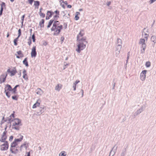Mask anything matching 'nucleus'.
<instances>
[{
  "instance_id": "f257e3e1",
  "label": "nucleus",
  "mask_w": 156,
  "mask_h": 156,
  "mask_svg": "<svg viewBox=\"0 0 156 156\" xmlns=\"http://www.w3.org/2000/svg\"><path fill=\"white\" fill-rule=\"evenodd\" d=\"M83 30H81L77 36L78 48L76 49V51L80 53L81 51L83 50L86 47V44L87 42L86 41V38L82 37L84 35Z\"/></svg>"
},
{
  "instance_id": "f03ea898",
  "label": "nucleus",
  "mask_w": 156,
  "mask_h": 156,
  "mask_svg": "<svg viewBox=\"0 0 156 156\" xmlns=\"http://www.w3.org/2000/svg\"><path fill=\"white\" fill-rule=\"evenodd\" d=\"M139 44L140 45V48H142L140 50L141 53H144L146 47L145 40L143 38L140 39L139 42Z\"/></svg>"
},
{
  "instance_id": "7ed1b4c3",
  "label": "nucleus",
  "mask_w": 156,
  "mask_h": 156,
  "mask_svg": "<svg viewBox=\"0 0 156 156\" xmlns=\"http://www.w3.org/2000/svg\"><path fill=\"white\" fill-rule=\"evenodd\" d=\"M9 146L8 141H5V143L0 145V150L2 151H6L8 149Z\"/></svg>"
},
{
  "instance_id": "20e7f679",
  "label": "nucleus",
  "mask_w": 156,
  "mask_h": 156,
  "mask_svg": "<svg viewBox=\"0 0 156 156\" xmlns=\"http://www.w3.org/2000/svg\"><path fill=\"white\" fill-rule=\"evenodd\" d=\"M117 148L118 147L116 145H114L110 151L109 156H113L116 152Z\"/></svg>"
},
{
  "instance_id": "39448f33",
  "label": "nucleus",
  "mask_w": 156,
  "mask_h": 156,
  "mask_svg": "<svg viewBox=\"0 0 156 156\" xmlns=\"http://www.w3.org/2000/svg\"><path fill=\"white\" fill-rule=\"evenodd\" d=\"M7 76V74H2L0 76V83L4 82Z\"/></svg>"
},
{
  "instance_id": "423d86ee",
  "label": "nucleus",
  "mask_w": 156,
  "mask_h": 156,
  "mask_svg": "<svg viewBox=\"0 0 156 156\" xmlns=\"http://www.w3.org/2000/svg\"><path fill=\"white\" fill-rule=\"evenodd\" d=\"M62 25L59 26H57L55 30H54L55 31V32L54 33V35H58L60 33L61 30L62 28Z\"/></svg>"
},
{
  "instance_id": "0eeeda50",
  "label": "nucleus",
  "mask_w": 156,
  "mask_h": 156,
  "mask_svg": "<svg viewBox=\"0 0 156 156\" xmlns=\"http://www.w3.org/2000/svg\"><path fill=\"white\" fill-rule=\"evenodd\" d=\"M45 110L46 108L44 106L40 107L37 110V113L38 115H40L43 113Z\"/></svg>"
},
{
  "instance_id": "6e6552de",
  "label": "nucleus",
  "mask_w": 156,
  "mask_h": 156,
  "mask_svg": "<svg viewBox=\"0 0 156 156\" xmlns=\"http://www.w3.org/2000/svg\"><path fill=\"white\" fill-rule=\"evenodd\" d=\"M36 47L34 46L32 49L31 52V57H35L37 55V52L36 51Z\"/></svg>"
},
{
  "instance_id": "1a4fd4ad",
  "label": "nucleus",
  "mask_w": 156,
  "mask_h": 156,
  "mask_svg": "<svg viewBox=\"0 0 156 156\" xmlns=\"http://www.w3.org/2000/svg\"><path fill=\"white\" fill-rule=\"evenodd\" d=\"M14 123L13 125L21 126V120L18 118H16L13 120H12Z\"/></svg>"
},
{
  "instance_id": "9d476101",
  "label": "nucleus",
  "mask_w": 156,
  "mask_h": 156,
  "mask_svg": "<svg viewBox=\"0 0 156 156\" xmlns=\"http://www.w3.org/2000/svg\"><path fill=\"white\" fill-rule=\"evenodd\" d=\"M147 71L144 70L142 71L140 75V79L142 81H144L146 78V74Z\"/></svg>"
},
{
  "instance_id": "9b49d317",
  "label": "nucleus",
  "mask_w": 156,
  "mask_h": 156,
  "mask_svg": "<svg viewBox=\"0 0 156 156\" xmlns=\"http://www.w3.org/2000/svg\"><path fill=\"white\" fill-rule=\"evenodd\" d=\"M59 23V22L57 21H55L53 24V27L51 29V30L52 31L55 30L56 28H57V25H58Z\"/></svg>"
},
{
  "instance_id": "f8f14e48",
  "label": "nucleus",
  "mask_w": 156,
  "mask_h": 156,
  "mask_svg": "<svg viewBox=\"0 0 156 156\" xmlns=\"http://www.w3.org/2000/svg\"><path fill=\"white\" fill-rule=\"evenodd\" d=\"M117 45L116 47L122 48V40L120 38H118L117 41Z\"/></svg>"
},
{
  "instance_id": "ddd939ff",
  "label": "nucleus",
  "mask_w": 156,
  "mask_h": 156,
  "mask_svg": "<svg viewBox=\"0 0 156 156\" xmlns=\"http://www.w3.org/2000/svg\"><path fill=\"white\" fill-rule=\"evenodd\" d=\"M12 89L11 86V85L7 84L5 87V91L4 92H5L7 91H12Z\"/></svg>"
},
{
  "instance_id": "4468645a",
  "label": "nucleus",
  "mask_w": 156,
  "mask_h": 156,
  "mask_svg": "<svg viewBox=\"0 0 156 156\" xmlns=\"http://www.w3.org/2000/svg\"><path fill=\"white\" fill-rule=\"evenodd\" d=\"M115 49H116L115 51V55L116 57H119L121 48L116 47Z\"/></svg>"
},
{
  "instance_id": "2eb2a0df",
  "label": "nucleus",
  "mask_w": 156,
  "mask_h": 156,
  "mask_svg": "<svg viewBox=\"0 0 156 156\" xmlns=\"http://www.w3.org/2000/svg\"><path fill=\"white\" fill-rule=\"evenodd\" d=\"M14 70H13L12 71H10L9 69H8L7 71V72L9 73H11V74L10 75V76H13L16 73H17L16 70V68H14Z\"/></svg>"
},
{
  "instance_id": "dca6fc26",
  "label": "nucleus",
  "mask_w": 156,
  "mask_h": 156,
  "mask_svg": "<svg viewBox=\"0 0 156 156\" xmlns=\"http://www.w3.org/2000/svg\"><path fill=\"white\" fill-rule=\"evenodd\" d=\"M62 85L61 84H58L57 85H56L55 88V90L57 91H59L60 89H61Z\"/></svg>"
},
{
  "instance_id": "f3484780",
  "label": "nucleus",
  "mask_w": 156,
  "mask_h": 156,
  "mask_svg": "<svg viewBox=\"0 0 156 156\" xmlns=\"http://www.w3.org/2000/svg\"><path fill=\"white\" fill-rule=\"evenodd\" d=\"M151 41L154 43L153 47H154V44L156 43V37L155 36H152L151 37Z\"/></svg>"
},
{
  "instance_id": "a211bd4d",
  "label": "nucleus",
  "mask_w": 156,
  "mask_h": 156,
  "mask_svg": "<svg viewBox=\"0 0 156 156\" xmlns=\"http://www.w3.org/2000/svg\"><path fill=\"white\" fill-rule=\"evenodd\" d=\"M3 6H4V7L5 6V3L4 2H2L1 5V9L0 10V16L2 15V12L3 10Z\"/></svg>"
},
{
  "instance_id": "6ab92c4d",
  "label": "nucleus",
  "mask_w": 156,
  "mask_h": 156,
  "mask_svg": "<svg viewBox=\"0 0 156 156\" xmlns=\"http://www.w3.org/2000/svg\"><path fill=\"white\" fill-rule=\"evenodd\" d=\"M14 149L10 148V151L11 153L13 154H16L18 153L19 150L18 149L16 148L14 151H13Z\"/></svg>"
},
{
  "instance_id": "aec40b11",
  "label": "nucleus",
  "mask_w": 156,
  "mask_h": 156,
  "mask_svg": "<svg viewBox=\"0 0 156 156\" xmlns=\"http://www.w3.org/2000/svg\"><path fill=\"white\" fill-rule=\"evenodd\" d=\"M37 94L39 95H41L43 93V91L40 88H38L36 90Z\"/></svg>"
},
{
  "instance_id": "412c9836",
  "label": "nucleus",
  "mask_w": 156,
  "mask_h": 156,
  "mask_svg": "<svg viewBox=\"0 0 156 156\" xmlns=\"http://www.w3.org/2000/svg\"><path fill=\"white\" fill-rule=\"evenodd\" d=\"M27 58H25L23 61V63L27 67H28L29 66L28 62L27 61Z\"/></svg>"
},
{
  "instance_id": "4be33fe9",
  "label": "nucleus",
  "mask_w": 156,
  "mask_h": 156,
  "mask_svg": "<svg viewBox=\"0 0 156 156\" xmlns=\"http://www.w3.org/2000/svg\"><path fill=\"white\" fill-rule=\"evenodd\" d=\"M38 100L35 103L33 106L32 108H36L37 107H38L40 105V103L38 102Z\"/></svg>"
},
{
  "instance_id": "5701e85b",
  "label": "nucleus",
  "mask_w": 156,
  "mask_h": 156,
  "mask_svg": "<svg viewBox=\"0 0 156 156\" xmlns=\"http://www.w3.org/2000/svg\"><path fill=\"white\" fill-rule=\"evenodd\" d=\"M126 148L123 149L121 153L120 156H125L126 154Z\"/></svg>"
},
{
  "instance_id": "b1692460",
  "label": "nucleus",
  "mask_w": 156,
  "mask_h": 156,
  "mask_svg": "<svg viewBox=\"0 0 156 156\" xmlns=\"http://www.w3.org/2000/svg\"><path fill=\"white\" fill-rule=\"evenodd\" d=\"M19 125H12V128L16 130H19L20 129V127L19 126Z\"/></svg>"
},
{
  "instance_id": "393cba45",
  "label": "nucleus",
  "mask_w": 156,
  "mask_h": 156,
  "mask_svg": "<svg viewBox=\"0 0 156 156\" xmlns=\"http://www.w3.org/2000/svg\"><path fill=\"white\" fill-rule=\"evenodd\" d=\"M140 113L137 110H136L135 113L133 114L132 117L133 119H134Z\"/></svg>"
},
{
  "instance_id": "a878e982",
  "label": "nucleus",
  "mask_w": 156,
  "mask_h": 156,
  "mask_svg": "<svg viewBox=\"0 0 156 156\" xmlns=\"http://www.w3.org/2000/svg\"><path fill=\"white\" fill-rule=\"evenodd\" d=\"M53 13V12L51 11H48L47 13V15L49 17H51Z\"/></svg>"
},
{
  "instance_id": "bb28decb",
  "label": "nucleus",
  "mask_w": 156,
  "mask_h": 156,
  "mask_svg": "<svg viewBox=\"0 0 156 156\" xmlns=\"http://www.w3.org/2000/svg\"><path fill=\"white\" fill-rule=\"evenodd\" d=\"M17 145V143L16 141H14L11 144V148L15 147Z\"/></svg>"
},
{
  "instance_id": "cd10ccee",
  "label": "nucleus",
  "mask_w": 156,
  "mask_h": 156,
  "mask_svg": "<svg viewBox=\"0 0 156 156\" xmlns=\"http://www.w3.org/2000/svg\"><path fill=\"white\" fill-rule=\"evenodd\" d=\"M54 21V20H51L49 21L48 24L47 26V28H49L50 27L51 25H52V23Z\"/></svg>"
},
{
  "instance_id": "c85d7f7f",
  "label": "nucleus",
  "mask_w": 156,
  "mask_h": 156,
  "mask_svg": "<svg viewBox=\"0 0 156 156\" xmlns=\"http://www.w3.org/2000/svg\"><path fill=\"white\" fill-rule=\"evenodd\" d=\"M144 106H142L141 107V108H140L137 110V111L139 112V113L140 114L144 111Z\"/></svg>"
},
{
  "instance_id": "c756f323",
  "label": "nucleus",
  "mask_w": 156,
  "mask_h": 156,
  "mask_svg": "<svg viewBox=\"0 0 156 156\" xmlns=\"http://www.w3.org/2000/svg\"><path fill=\"white\" fill-rule=\"evenodd\" d=\"M66 152L65 151H61L59 154V156H66Z\"/></svg>"
},
{
  "instance_id": "7c9ffc66",
  "label": "nucleus",
  "mask_w": 156,
  "mask_h": 156,
  "mask_svg": "<svg viewBox=\"0 0 156 156\" xmlns=\"http://www.w3.org/2000/svg\"><path fill=\"white\" fill-rule=\"evenodd\" d=\"M44 19H42L41 21L39 23V25L41 27H44Z\"/></svg>"
},
{
  "instance_id": "2f4dec72",
  "label": "nucleus",
  "mask_w": 156,
  "mask_h": 156,
  "mask_svg": "<svg viewBox=\"0 0 156 156\" xmlns=\"http://www.w3.org/2000/svg\"><path fill=\"white\" fill-rule=\"evenodd\" d=\"M18 86H19V85H16L14 87L13 89H12V93L13 94H15L16 93V88Z\"/></svg>"
},
{
  "instance_id": "473e14b6",
  "label": "nucleus",
  "mask_w": 156,
  "mask_h": 156,
  "mask_svg": "<svg viewBox=\"0 0 156 156\" xmlns=\"http://www.w3.org/2000/svg\"><path fill=\"white\" fill-rule=\"evenodd\" d=\"M28 146V145H27L26 144H23V145H22L20 147V150L21 151H22V147H24L26 149H27V148Z\"/></svg>"
},
{
  "instance_id": "72a5a7b5",
  "label": "nucleus",
  "mask_w": 156,
  "mask_h": 156,
  "mask_svg": "<svg viewBox=\"0 0 156 156\" xmlns=\"http://www.w3.org/2000/svg\"><path fill=\"white\" fill-rule=\"evenodd\" d=\"M34 5L35 6H38L40 5V2L39 1H34Z\"/></svg>"
},
{
  "instance_id": "f704fd0d",
  "label": "nucleus",
  "mask_w": 156,
  "mask_h": 156,
  "mask_svg": "<svg viewBox=\"0 0 156 156\" xmlns=\"http://www.w3.org/2000/svg\"><path fill=\"white\" fill-rule=\"evenodd\" d=\"M16 52L18 55H20L21 57H23V55L22 53V52L21 51H17Z\"/></svg>"
},
{
  "instance_id": "c9c22d12",
  "label": "nucleus",
  "mask_w": 156,
  "mask_h": 156,
  "mask_svg": "<svg viewBox=\"0 0 156 156\" xmlns=\"http://www.w3.org/2000/svg\"><path fill=\"white\" fill-rule=\"evenodd\" d=\"M6 132H7L6 131H4L3 133L2 137V138H5V139H6V138H7V136H6Z\"/></svg>"
},
{
  "instance_id": "e433bc0d",
  "label": "nucleus",
  "mask_w": 156,
  "mask_h": 156,
  "mask_svg": "<svg viewBox=\"0 0 156 156\" xmlns=\"http://www.w3.org/2000/svg\"><path fill=\"white\" fill-rule=\"evenodd\" d=\"M23 139V136H22L20 138L15 139V140L16 142H20Z\"/></svg>"
},
{
  "instance_id": "4c0bfd02",
  "label": "nucleus",
  "mask_w": 156,
  "mask_h": 156,
  "mask_svg": "<svg viewBox=\"0 0 156 156\" xmlns=\"http://www.w3.org/2000/svg\"><path fill=\"white\" fill-rule=\"evenodd\" d=\"M18 38H19L17 37V38H16V39H15L14 40L13 42H14V44L16 46L17 45V42L18 40Z\"/></svg>"
},
{
  "instance_id": "58836bf2",
  "label": "nucleus",
  "mask_w": 156,
  "mask_h": 156,
  "mask_svg": "<svg viewBox=\"0 0 156 156\" xmlns=\"http://www.w3.org/2000/svg\"><path fill=\"white\" fill-rule=\"evenodd\" d=\"M5 92V93L6 96L8 98H9L10 97V92L9 91H7Z\"/></svg>"
},
{
  "instance_id": "ea45409f",
  "label": "nucleus",
  "mask_w": 156,
  "mask_h": 156,
  "mask_svg": "<svg viewBox=\"0 0 156 156\" xmlns=\"http://www.w3.org/2000/svg\"><path fill=\"white\" fill-rule=\"evenodd\" d=\"M23 78L25 80H28V79L27 77V74H24L23 75Z\"/></svg>"
},
{
  "instance_id": "a19ab883",
  "label": "nucleus",
  "mask_w": 156,
  "mask_h": 156,
  "mask_svg": "<svg viewBox=\"0 0 156 156\" xmlns=\"http://www.w3.org/2000/svg\"><path fill=\"white\" fill-rule=\"evenodd\" d=\"M146 66L147 67H149L151 66V63L149 62H147L145 64Z\"/></svg>"
},
{
  "instance_id": "79ce46f5",
  "label": "nucleus",
  "mask_w": 156,
  "mask_h": 156,
  "mask_svg": "<svg viewBox=\"0 0 156 156\" xmlns=\"http://www.w3.org/2000/svg\"><path fill=\"white\" fill-rule=\"evenodd\" d=\"M39 15L40 16L42 17V18H44V17L45 16V14L44 13H43L41 12H39Z\"/></svg>"
},
{
  "instance_id": "37998d69",
  "label": "nucleus",
  "mask_w": 156,
  "mask_h": 156,
  "mask_svg": "<svg viewBox=\"0 0 156 156\" xmlns=\"http://www.w3.org/2000/svg\"><path fill=\"white\" fill-rule=\"evenodd\" d=\"M144 33V35H145V36L144 37V38H145L146 40V41H147L149 36V34H147L145 33Z\"/></svg>"
},
{
  "instance_id": "c03bdc74",
  "label": "nucleus",
  "mask_w": 156,
  "mask_h": 156,
  "mask_svg": "<svg viewBox=\"0 0 156 156\" xmlns=\"http://www.w3.org/2000/svg\"><path fill=\"white\" fill-rule=\"evenodd\" d=\"M6 140V139L5 138H2V137H1V139H0V141L1 142H4L5 143Z\"/></svg>"
},
{
  "instance_id": "a18cd8bd",
  "label": "nucleus",
  "mask_w": 156,
  "mask_h": 156,
  "mask_svg": "<svg viewBox=\"0 0 156 156\" xmlns=\"http://www.w3.org/2000/svg\"><path fill=\"white\" fill-rule=\"evenodd\" d=\"M25 15H24L22 16V17L21 18V20L22 21V22H21L22 26L23 25V20H24V18L25 17Z\"/></svg>"
},
{
  "instance_id": "49530a36",
  "label": "nucleus",
  "mask_w": 156,
  "mask_h": 156,
  "mask_svg": "<svg viewBox=\"0 0 156 156\" xmlns=\"http://www.w3.org/2000/svg\"><path fill=\"white\" fill-rule=\"evenodd\" d=\"M18 36L17 37H18L19 38V37L20 36L21 34V30L20 29H19L18 30Z\"/></svg>"
},
{
  "instance_id": "de8ad7c7",
  "label": "nucleus",
  "mask_w": 156,
  "mask_h": 156,
  "mask_svg": "<svg viewBox=\"0 0 156 156\" xmlns=\"http://www.w3.org/2000/svg\"><path fill=\"white\" fill-rule=\"evenodd\" d=\"M32 38L33 39V42H35V36L34 34H33L32 36Z\"/></svg>"
},
{
  "instance_id": "09e8293b",
  "label": "nucleus",
  "mask_w": 156,
  "mask_h": 156,
  "mask_svg": "<svg viewBox=\"0 0 156 156\" xmlns=\"http://www.w3.org/2000/svg\"><path fill=\"white\" fill-rule=\"evenodd\" d=\"M28 44L30 46L31 43V40L30 39V37L28 40Z\"/></svg>"
},
{
  "instance_id": "8fccbe9b",
  "label": "nucleus",
  "mask_w": 156,
  "mask_h": 156,
  "mask_svg": "<svg viewBox=\"0 0 156 156\" xmlns=\"http://www.w3.org/2000/svg\"><path fill=\"white\" fill-rule=\"evenodd\" d=\"M12 98L14 100H17V97L16 96H13L12 97Z\"/></svg>"
},
{
  "instance_id": "3c124183",
  "label": "nucleus",
  "mask_w": 156,
  "mask_h": 156,
  "mask_svg": "<svg viewBox=\"0 0 156 156\" xmlns=\"http://www.w3.org/2000/svg\"><path fill=\"white\" fill-rule=\"evenodd\" d=\"M59 16L58 15H55L54 16V20H57V18H59Z\"/></svg>"
},
{
  "instance_id": "603ef678",
  "label": "nucleus",
  "mask_w": 156,
  "mask_h": 156,
  "mask_svg": "<svg viewBox=\"0 0 156 156\" xmlns=\"http://www.w3.org/2000/svg\"><path fill=\"white\" fill-rule=\"evenodd\" d=\"M34 1V0H28L29 3L31 5H32V4Z\"/></svg>"
},
{
  "instance_id": "864d4df0",
  "label": "nucleus",
  "mask_w": 156,
  "mask_h": 156,
  "mask_svg": "<svg viewBox=\"0 0 156 156\" xmlns=\"http://www.w3.org/2000/svg\"><path fill=\"white\" fill-rule=\"evenodd\" d=\"M80 82L79 80H76V81L75 83H74L73 84H75V85L76 86V85L79 83Z\"/></svg>"
},
{
  "instance_id": "5fc2aeb1",
  "label": "nucleus",
  "mask_w": 156,
  "mask_h": 156,
  "mask_svg": "<svg viewBox=\"0 0 156 156\" xmlns=\"http://www.w3.org/2000/svg\"><path fill=\"white\" fill-rule=\"evenodd\" d=\"M156 1V0H150L149 2V3L150 4H152L155 2Z\"/></svg>"
},
{
  "instance_id": "6e6d98bb",
  "label": "nucleus",
  "mask_w": 156,
  "mask_h": 156,
  "mask_svg": "<svg viewBox=\"0 0 156 156\" xmlns=\"http://www.w3.org/2000/svg\"><path fill=\"white\" fill-rule=\"evenodd\" d=\"M76 86L75 84H73V90L74 91L76 90Z\"/></svg>"
},
{
  "instance_id": "4d7b16f0",
  "label": "nucleus",
  "mask_w": 156,
  "mask_h": 156,
  "mask_svg": "<svg viewBox=\"0 0 156 156\" xmlns=\"http://www.w3.org/2000/svg\"><path fill=\"white\" fill-rule=\"evenodd\" d=\"M79 17L78 16H77L76 15L75 16V19L76 20H79Z\"/></svg>"
},
{
  "instance_id": "13d9d810",
  "label": "nucleus",
  "mask_w": 156,
  "mask_h": 156,
  "mask_svg": "<svg viewBox=\"0 0 156 156\" xmlns=\"http://www.w3.org/2000/svg\"><path fill=\"white\" fill-rule=\"evenodd\" d=\"M13 139V136H10L9 138V140L10 141H11Z\"/></svg>"
},
{
  "instance_id": "bf43d9fd",
  "label": "nucleus",
  "mask_w": 156,
  "mask_h": 156,
  "mask_svg": "<svg viewBox=\"0 0 156 156\" xmlns=\"http://www.w3.org/2000/svg\"><path fill=\"white\" fill-rule=\"evenodd\" d=\"M111 3V2L110 1L108 2L107 3V5L108 6H109Z\"/></svg>"
},
{
  "instance_id": "052dcab7",
  "label": "nucleus",
  "mask_w": 156,
  "mask_h": 156,
  "mask_svg": "<svg viewBox=\"0 0 156 156\" xmlns=\"http://www.w3.org/2000/svg\"><path fill=\"white\" fill-rule=\"evenodd\" d=\"M80 91L82 93V97H83V90L81 89L80 90Z\"/></svg>"
},
{
  "instance_id": "680f3d73",
  "label": "nucleus",
  "mask_w": 156,
  "mask_h": 156,
  "mask_svg": "<svg viewBox=\"0 0 156 156\" xmlns=\"http://www.w3.org/2000/svg\"><path fill=\"white\" fill-rule=\"evenodd\" d=\"M23 75L24 74H27L26 73V71L25 69H24L23 70Z\"/></svg>"
},
{
  "instance_id": "e2e57ef3",
  "label": "nucleus",
  "mask_w": 156,
  "mask_h": 156,
  "mask_svg": "<svg viewBox=\"0 0 156 156\" xmlns=\"http://www.w3.org/2000/svg\"><path fill=\"white\" fill-rule=\"evenodd\" d=\"M55 12L58 15L59 14V12L57 10L55 11Z\"/></svg>"
},
{
  "instance_id": "0e129e2a",
  "label": "nucleus",
  "mask_w": 156,
  "mask_h": 156,
  "mask_svg": "<svg viewBox=\"0 0 156 156\" xmlns=\"http://www.w3.org/2000/svg\"><path fill=\"white\" fill-rule=\"evenodd\" d=\"M128 59H127V60H126V65H125V66L126 68L127 67L126 65H127V63L128 62Z\"/></svg>"
},
{
  "instance_id": "69168bd1",
  "label": "nucleus",
  "mask_w": 156,
  "mask_h": 156,
  "mask_svg": "<svg viewBox=\"0 0 156 156\" xmlns=\"http://www.w3.org/2000/svg\"><path fill=\"white\" fill-rule=\"evenodd\" d=\"M64 25H65V28L66 29L67 28V24L65 23H64Z\"/></svg>"
},
{
  "instance_id": "338daca9",
  "label": "nucleus",
  "mask_w": 156,
  "mask_h": 156,
  "mask_svg": "<svg viewBox=\"0 0 156 156\" xmlns=\"http://www.w3.org/2000/svg\"><path fill=\"white\" fill-rule=\"evenodd\" d=\"M129 52L127 54V59H129Z\"/></svg>"
},
{
  "instance_id": "774afa93",
  "label": "nucleus",
  "mask_w": 156,
  "mask_h": 156,
  "mask_svg": "<svg viewBox=\"0 0 156 156\" xmlns=\"http://www.w3.org/2000/svg\"><path fill=\"white\" fill-rule=\"evenodd\" d=\"M67 7L68 8H71L72 7V6L71 5H67Z\"/></svg>"
}]
</instances>
